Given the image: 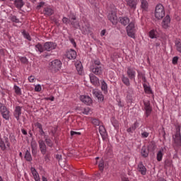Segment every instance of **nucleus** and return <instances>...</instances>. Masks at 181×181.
Returning a JSON list of instances; mask_svg holds the SVG:
<instances>
[{"label":"nucleus","instance_id":"obj_61","mask_svg":"<svg viewBox=\"0 0 181 181\" xmlns=\"http://www.w3.org/2000/svg\"><path fill=\"white\" fill-rule=\"evenodd\" d=\"M62 23H64L65 25H69V23H70V19L67 18V17H63Z\"/></svg>","mask_w":181,"mask_h":181},{"label":"nucleus","instance_id":"obj_43","mask_svg":"<svg viewBox=\"0 0 181 181\" xmlns=\"http://www.w3.org/2000/svg\"><path fill=\"white\" fill-rule=\"evenodd\" d=\"M9 113H10L9 110H7L6 112H4L1 113V115H2L3 118L4 119H6V121H9V118L11 117Z\"/></svg>","mask_w":181,"mask_h":181},{"label":"nucleus","instance_id":"obj_10","mask_svg":"<svg viewBox=\"0 0 181 181\" xmlns=\"http://www.w3.org/2000/svg\"><path fill=\"white\" fill-rule=\"evenodd\" d=\"M92 94L98 98V101L103 103L104 101V95H103V92L98 90V89H93L92 90Z\"/></svg>","mask_w":181,"mask_h":181},{"label":"nucleus","instance_id":"obj_42","mask_svg":"<svg viewBox=\"0 0 181 181\" xmlns=\"http://www.w3.org/2000/svg\"><path fill=\"white\" fill-rule=\"evenodd\" d=\"M13 90H15V93L17 94V95H22V90L21 88H19V86L14 85Z\"/></svg>","mask_w":181,"mask_h":181},{"label":"nucleus","instance_id":"obj_24","mask_svg":"<svg viewBox=\"0 0 181 181\" xmlns=\"http://www.w3.org/2000/svg\"><path fill=\"white\" fill-rule=\"evenodd\" d=\"M119 22L121 23V25H123V26H127V25H129V18L128 17H119Z\"/></svg>","mask_w":181,"mask_h":181},{"label":"nucleus","instance_id":"obj_34","mask_svg":"<svg viewBox=\"0 0 181 181\" xmlns=\"http://www.w3.org/2000/svg\"><path fill=\"white\" fill-rule=\"evenodd\" d=\"M150 152H154L156 149V144L155 141H151L148 146V148Z\"/></svg>","mask_w":181,"mask_h":181},{"label":"nucleus","instance_id":"obj_13","mask_svg":"<svg viewBox=\"0 0 181 181\" xmlns=\"http://www.w3.org/2000/svg\"><path fill=\"white\" fill-rule=\"evenodd\" d=\"M107 18L112 25H117L118 23V17L117 16V13L112 12L111 13H109Z\"/></svg>","mask_w":181,"mask_h":181},{"label":"nucleus","instance_id":"obj_47","mask_svg":"<svg viewBox=\"0 0 181 181\" xmlns=\"http://www.w3.org/2000/svg\"><path fill=\"white\" fill-rule=\"evenodd\" d=\"M111 123H112V125H113V127L115 128H118V127L119 125V123H118V122L115 119V117H112Z\"/></svg>","mask_w":181,"mask_h":181},{"label":"nucleus","instance_id":"obj_16","mask_svg":"<svg viewBox=\"0 0 181 181\" xmlns=\"http://www.w3.org/2000/svg\"><path fill=\"white\" fill-rule=\"evenodd\" d=\"M137 170L141 173V175H143V176L146 175V167L144 165V163H142V161H140L137 165Z\"/></svg>","mask_w":181,"mask_h":181},{"label":"nucleus","instance_id":"obj_31","mask_svg":"<svg viewBox=\"0 0 181 181\" xmlns=\"http://www.w3.org/2000/svg\"><path fill=\"white\" fill-rule=\"evenodd\" d=\"M175 46L176 47L177 52H178L179 53H181V40L180 38H177L175 40Z\"/></svg>","mask_w":181,"mask_h":181},{"label":"nucleus","instance_id":"obj_26","mask_svg":"<svg viewBox=\"0 0 181 181\" xmlns=\"http://www.w3.org/2000/svg\"><path fill=\"white\" fill-rule=\"evenodd\" d=\"M149 5L146 0H141V8L143 12H148V8Z\"/></svg>","mask_w":181,"mask_h":181},{"label":"nucleus","instance_id":"obj_57","mask_svg":"<svg viewBox=\"0 0 181 181\" xmlns=\"http://www.w3.org/2000/svg\"><path fill=\"white\" fill-rule=\"evenodd\" d=\"M44 159L47 163H49L50 162V154L49 153L45 154Z\"/></svg>","mask_w":181,"mask_h":181},{"label":"nucleus","instance_id":"obj_63","mask_svg":"<svg viewBox=\"0 0 181 181\" xmlns=\"http://www.w3.org/2000/svg\"><path fill=\"white\" fill-rule=\"evenodd\" d=\"M98 167L100 170H104V161L101 160L100 161L99 164H98Z\"/></svg>","mask_w":181,"mask_h":181},{"label":"nucleus","instance_id":"obj_40","mask_svg":"<svg viewBox=\"0 0 181 181\" xmlns=\"http://www.w3.org/2000/svg\"><path fill=\"white\" fill-rule=\"evenodd\" d=\"M99 132L101 136H105V135L107 134V130H105V127H104V126L99 127Z\"/></svg>","mask_w":181,"mask_h":181},{"label":"nucleus","instance_id":"obj_2","mask_svg":"<svg viewBox=\"0 0 181 181\" xmlns=\"http://www.w3.org/2000/svg\"><path fill=\"white\" fill-rule=\"evenodd\" d=\"M126 31L127 36L132 37V39H135V33H136V28L135 27V23L131 22L126 28Z\"/></svg>","mask_w":181,"mask_h":181},{"label":"nucleus","instance_id":"obj_22","mask_svg":"<svg viewBox=\"0 0 181 181\" xmlns=\"http://www.w3.org/2000/svg\"><path fill=\"white\" fill-rule=\"evenodd\" d=\"M138 127H139V122H138V121H136L131 127L128 128L127 129V132H128L129 134H134V131H135L136 129V128H138Z\"/></svg>","mask_w":181,"mask_h":181},{"label":"nucleus","instance_id":"obj_19","mask_svg":"<svg viewBox=\"0 0 181 181\" xmlns=\"http://www.w3.org/2000/svg\"><path fill=\"white\" fill-rule=\"evenodd\" d=\"M30 145L32 155L33 156H34V158H36V156L37 155V143L36 142V141H31Z\"/></svg>","mask_w":181,"mask_h":181},{"label":"nucleus","instance_id":"obj_30","mask_svg":"<svg viewBox=\"0 0 181 181\" xmlns=\"http://www.w3.org/2000/svg\"><path fill=\"white\" fill-rule=\"evenodd\" d=\"M129 80H131L129 77L126 76L125 75L122 76V81L124 86H127V87L131 86V81Z\"/></svg>","mask_w":181,"mask_h":181},{"label":"nucleus","instance_id":"obj_46","mask_svg":"<svg viewBox=\"0 0 181 181\" xmlns=\"http://www.w3.org/2000/svg\"><path fill=\"white\" fill-rule=\"evenodd\" d=\"M30 171L33 177L39 176V173H37V170H36V168H35L34 167L30 168Z\"/></svg>","mask_w":181,"mask_h":181},{"label":"nucleus","instance_id":"obj_53","mask_svg":"<svg viewBox=\"0 0 181 181\" xmlns=\"http://www.w3.org/2000/svg\"><path fill=\"white\" fill-rule=\"evenodd\" d=\"M133 101L132 95H126V102L131 103Z\"/></svg>","mask_w":181,"mask_h":181},{"label":"nucleus","instance_id":"obj_11","mask_svg":"<svg viewBox=\"0 0 181 181\" xmlns=\"http://www.w3.org/2000/svg\"><path fill=\"white\" fill-rule=\"evenodd\" d=\"M90 70L95 76H101V74H103V66H90Z\"/></svg>","mask_w":181,"mask_h":181},{"label":"nucleus","instance_id":"obj_48","mask_svg":"<svg viewBox=\"0 0 181 181\" xmlns=\"http://www.w3.org/2000/svg\"><path fill=\"white\" fill-rule=\"evenodd\" d=\"M90 109L88 107H86L81 109L82 114H84L85 115H88V114H90Z\"/></svg>","mask_w":181,"mask_h":181},{"label":"nucleus","instance_id":"obj_44","mask_svg":"<svg viewBox=\"0 0 181 181\" xmlns=\"http://www.w3.org/2000/svg\"><path fill=\"white\" fill-rule=\"evenodd\" d=\"M90 66H93L95 67H101V62L98 59H95L92 61V64Z\"/></svg>","mask_w":181,"mask_h":181},{"label":"nucleus","instance_id":"obj_12","mask_svg":"<svg viewBox=\"0 0 181 181\" xmlns=\"http://www.w3.org/2000/svg\"><path fill=\"white\" fill-rule=\"evenodd\" d=\"M65 56L69 60H74L77 57V52L76 50L71 49L66 52Z\"/></svg>","mask_w":181,"mask_h":181},{"label":"nucleus","instance_id":"obj_1","mask_svg":"<svg viewBox=\"0 0 181 181\" xmlns=\"http://www.w3.org/2000/svg\"><path fill=\"white\" fill-rule=\"evenodd\" d=\"M62 61L59 59H54L49 64V69L52 73H57L62 69Z\"/></svg>","mask_w":181,"mask_h":181},{"label":"nucleus","instance_id":"obj_35","mask_svg":"<svg viewBox=\"0 0 181 181\" xmlns=\"http://www.w3.org/2000/svg\"><path fill=\"white\" fill-rule=\"evenodd\" d=\"M35 50L36 52H39L40 53H43L45 52V45H42V44L38 43L35 46Z\"/></svg>","mask_w":181,"mask_h":181},{"label":"nucleus","instance_id":"obj_36","mask_svg":"<svg viewBox=\"0 0 181 181\" xmlns=\"http://www.w3.org/2000/svg\"><path fill=\"white\" fill-rule=\"evenodd\" d=\"M76 68L77 70L78 74L81 76L83 74V64L81 62H78L76 64Z\"/></svg>","mask_w":181,"mask_h":181},{"label":"nucleus","instance_id":"obj_28","mask_svg":"<svg viewBox=\"0 0 181 181\" xmlns=\"http://www.w3.org/2000/svg\"><path fill=\"white\" fill-rule=\"evenodd\" d=\"M137 78L141 80L144 83H146V76H145V73L137 70Z\"/></svg>","mask_w":181,"mask_h":181},{"label":"nucleus","instance_id":"obj_7","mask_svg":"<svg viewBox=\"0 0 181 181\" xmlns=\"http://www.w3.org/2000/svg\"><path fill=\"white\" fill-rule=\"evenodd\" d=\"M57 47V44L53 42H46L44 43V48L46 52H52Z\"/></svg>","mask_w":181,"mask_h":181},{"label":"nucleus","instance_id":"obj_64","mask_svg":"<svg viewBox=\"0 0 181 181\" xmlns=\"http://www.w3.org/2000/svg\"><path fill=\"white\" fill-rule=\"evenodd\" d=\"M181 131V124H177L175 125V132H180Z\"/></svg>","mask_w":181,"mask_h":181},{"label":"nucleus","instance_id":"obj_17","mask_svg":"<svg viewBox=\"0 0 181 181\" xmlns=\"http://www.w3.org/2000/svg\"><path fill=\"white\" fill-rule=\"evenodd\" d=\"M127 6H129L133 11L136 9V5H138V0H126Z\"/></svg>","mask_w":181,"mask_h":181},{"label":"nucleus","instance_id":"obj_41","mask_svg":"<svg viewBox=\"0 0 181 181\" xmlns=\"http://www.w3.org/2000/svg\"><path fill=\"white\" fill-rule=\"evenodd\" d=\"M23 36L25 37V39H27V40H29V42H30V40H32V38L30 37V35L26 32V30H23L21 32Z\"/></svg>","mask_w":181,"mask_h":181},{"label":"nucleus","instance_id":"obj_45","mask_svg":"<svg viewBox=\"0 0 181 181\" xmlns=\"http://www.w3.org/2000/svg\"><path fill=\"white\" fill-rule=\"evenodd\" d=\"M10 21L14 23H20L21 22L16 16H10Z\"/></svg>","mask_w":181,"mask_h":181},{"label":"nucleus","instance_id":"obj_8","mask_svg":"<svg viewBox=\"0 0 181 181\" xmlns=\"http://www.w3.org/2000/svg\"><path fill=\"white\" fill-rule=\"evenodd\" d=\"M38 145L42 155H46L47 152V146L46 145L45 141H43V139H40L38 141Z\"/></svg>","mask_w":181,"mask_h":181},{"label":"nucleus","instance_id":"obj_54","mask_svg":"<svg viewBox=\"0 0 181 181\" xmlns=\"http://www.w3.org/2000/svg\"><path fill=\"white\" fill-rule=\"evenodd\" d=\"M91 122L93 125L98 127L100 125V120L98 119H92Z\"/></svg>","mask_w":181,"mask_h":181},{"label":"nucleus","instance_id":"obj_14","mask_svg":"<svg viewBox=\"0 0 181 181\" xmlns=\"http://www.w3.org/2000/svg\"><path fill=\"white\" fill-rule=\"evenodd\" d=\"M69 23L74 28V29H78L80 28V23L77 21V17L73 16L69 19Z\"/></svg>","mask_w":181,"mask_h":181},{"label":"nucleus","instance_id":"obj_4","mask_svg":"<svg viewBox=\"0 0 181 181\" xmlns=\"http://www.w3.org/2000/svg\"><path fill=\"white\" fill-rule=\"evenodd\" d=\"M6 148H11V143L8 136H4L3 138L0 137V148L1 151H6Z\"/></svg>","mask_w":181,"mask_h":181},{"label":"nucleus","instance_id":"obj_50","mask_svg":"<svg viewBox=\"0 0 181 181\" xmlns=\"http://www.w3.org/2000/svg\"><path fill=\"white\" fill-rule=\"evenodd\" d=\"M52 21L54 23V24L56 25V26H57V28L60 26V20L59 18H57L56 17H52Z\"/></svg>","mask_w":181,"mask_h":181},{"label":"nucleus","instance_id":"obj_55","mask_svg":"<svg viewBox=\"0 0 181 181\" xmlns=\"http://www.w3.org/2000/svg\"><path fill=\"white\" fill-rule=\"evenodd\" d=\"M165 166L170 168V166H172V160L166 159L165 160Z\"/></svg>","mask_w":181,"mask_h":181},{"label":"nucleus","instance_id":"obj_49","mask_svg":"<svg viewBox=\"0 0 181 181\" xmlns=\"http://www.w3.org/2000/svg\"><path fill=\"white\" fill-rule=\"evenodd\" d=\"M9 139L11 144H16V137L13 134H9Z\"/></svg>","mask_w":181,"mask_h":181},{"label":"nucleus","instance_id":"obj_20","mask_svg":"<svg viewBox=\"0 0 181 181\" xmlns=\"http://www.w3.org/2000/svg\"><path fill=\"white\" fill-rule=\"evenodd\" d=\"M43 13L45 16H52L54 13V10L50 6H46L44 8Z\"/></svg>","mask_w":181,"mask_h":181},{"label":"nucleus","instance_id":"obj_32","mask_svg":"<svg viewBox=\"0 0 181 181\" xmlns=\"http://www.w3.org/2000/svg\"><path fill=\"white\" fill-rule=\"evenodd\" d=\"M24 159H25V160H27V162H32V160H33V159L32 158V154H30V151L27 150L25 151V153L24 156Z\"/></svg>","mask_w":181,"mask_h":181},{"label":"nucleus","instance_id":"obj_62","mask_svg":"<svg viewBox=\"0 0 181 181\" xmlns=\"http://www.w3.org/2000/svg\"><path fill=\"white\" fill-rule=\"evenodd\" d=\"M106 153L108 156H112V148H107Z\"/></svg>","mask_w":181,"mask_h":181},{"label":"nucleus","instance_id":"obj_9","mask_svg":"<svg viewBox=\"0 0 181 181\" xmlns=\"http://www.w3.org/2000/svg\"><path fill=\"white\" fill-rule=\"evenodd\" d=\"M90 81L95 87H100V79L95 75L90 74H89Z\"/></svg>","mask_w":181,"mask_h":181},{"label":"nucleus","instance_id":"obj_25","mask_svg":"<svg viewBox=\"0 0 181 181\" xmlns=\"http://www.w3.org/2000/svg\"><path fill=\"white\" fill-rule=\"evenodd\" d=\"M100 86L102 91H103L105 94H107V93H108V85L107 84V82L104 80H101Z\"/></svg>","mask_w":181,"mask_h":181},{"label":"nucleus","instance_id":"obj_3","mask_svg":"<svg viewBox=\"0 0 181 181\" xmlns=\"http://www.w3.org/2000/svg\"><path fill=\"white\" fill-rule=\"evenodd\" d=\"M155 16L156 19L160 20L165 16V7L159 4L156 6Z\"/></svg>","mask_w":181,"mask_h":181},{"label":"nucleus","instance_id":"obj_27","mask_svg":"<svg viewBox=\"0 0 181 181\" xmlns=\"http://www.w3.org/2000/svg\"><path fill=\"white\" fill-rule=\"evenodd\" d=\"M13 5L17 9H22L23 5H25V2H23V0H14Z\"/></svg>","mask_w":181,"mask_h":181},{"label":"nucleus","instance_id":"obj_33","mask_svg":"<svg viewBox=\"0 0 181 181\" xmlns=\"http://www.w3.org/2000/svg\"><path fill=\"white\" fill-rule=\"evenodd\" d=\"M163 148H161L160 151L157 153L156 159L158 162H161L163 158Z\"/></svg>","mask_w":181,"mask_h":181},{"label":"nucleus","instance_id":"obj_6","mask_svg":"<svg viewBox=\"0 0 181 181\" xmlns=\"http://www.w3.org/2000/svg\"><path fill=\"white\" fill-rule=\"evenodd\" d=\"M143 111H144V115L146 118H148L151 114H152V106H151V102L144 101Z\"/></svg>","mask_w":181,"mask_h":181},{"label":"nucleus","instance_id":"obj_52","mask_svg":"<svg viewBox=\"0 0 181 181\" xmlns=\"http://www.w3.org/2000/svg\"><path fill=\"white\" fill-rule=\"evenodd\" d=\"M174 142L178 146H181V136L180 137H175Z\"/></svg>","mask_w":181,"mask_h":181},{"label":"nucleus","instance_id":"obj_59","mask_svg":"<svg viewBox=\"0 0 181 181\" xmlns=\"http://www.w3.org/2000/svg\"><path fill=\"white\" fill-rule=\"evenodd\" d=\"M20 62L23 64H26L28 63V58L26 57H22L20 58Z\"/></svg>","mask_w":181,"mask_h":181},{"label":"nucleus","instance_id":"obj_5","mask_svg":"<svg viewBox=\"0 0 181 181\" xmlns=\"http://www.w3.org/2000/svg\"><path fill=\"white\" fill-rule=\"evenodd\" d=\"M127 75L130 80L135 81V77H136V69L132 66H127Z\"/></svg>","mask_w":181,"mask_h":181},{"label":"nucleus","instance_id":"obj_29","mask_svg":"<svg viewBox=\"0 0 181 181\" xmlns=\"http://www.w3.org/2000/svg\"><path fill=\"white\" fill-rule=\"evenodd\" d=\"M149 151L146 146H144L141 149V155L143 158H148L149 156Z\"/></svg>","mask_w":181,"mask_h":181},{"label":"nucleus","instance_id":"obj_51","mask_svg":"<svg viewBox=\"0 0 181 181\" xmlns=\"http://www.w3.org/2000/svg\"><path fill=\"white\" fill-rule=\"evenodd\" d=\"M6 111H8V108H6V106L3 105L1 104L0 105V112L1 114H4V112H6Z\"/></svg>","mask_w":181,"mask_h":181},{"label":"nucleus","instance_id":"obj_18","mask_svg":"<svg viewBox=\"0 0 181 181\" xmlns=\"http://www.w3.org/2000/svg\"><path fill=\"white\" fill-rule=\"evenodd\" d=\"M162 27L163 29H168L170 25V16L169 15H167L162 21Z\"/></svg>","mask_w":181,"mask_h":181},{"label":"nucleus","instance_id":"obj_60","mask_svg":"<svg viewBox=\"0 0 181 181\" xmlns=\"http://www.w3.org/2000/svg\"><path fill=\"white\" fill-rule=\"evenodd\" d=\"M35 91L37 93H40V91H42V86L40 84H37L35 86Z\"/></svg>","mask_w":181,"mask_h":181},{"label":"nucleus","instance_id":"obj_21","mask_svg":"<svg viewBox=\"0 0 181 181\" xmlns=\"http://www.w3.org/2000/svg\"><path fill=\"white\" fill-rule=\"evenodd\" d=\"M81 101H82V103H83L86 105H90V104L93 103V100H91V98L87 95H81Z\"/></svg>","mask_w":181,"mask_h":181},{"label":"nucleus","instance_id":"obj_56","mask_svg":"<svg viewBox=\"0 0 181 181\" xmlns=\"http://www.w3.org/2000/svg\"><path fill=\"white\" fill-rule=\"evenodd\" d=\"M133 94H134V88L131 87H128L126 95H133Z\"/></svg>","mask_w":181,"mask_h":181},{"label":"nucleus","instance_id":"obj_23","mask_svg":"<svg viewBox=\"0 0 181 181\" xmlns=\"http://www.w3.org/2000/svg\"><path fill=\"white\" fill-rule=\"evenodd\" d=\"M83 35H89L91 32V28H90V24L87 23L85 25H82V29H81Z\"/></svg>","mask_w":181,"mask_h":181},{"label":"nucleus","instance_id":"obj_37","mask_svg":"<svg viewBox=\"0 0 181 181\" xmlns=\"http://www.w3.org/2000/svg\"><path fill=\"white\" fill-rule=\"evenodd\" d=\"M45 141L44 142L49 146V148H53V141L52 139L47 138V136H45Z\"/></svg>","mask_w":181,"mask_h":181},{"label":"nucleus","instance_id":"obj_38","mask_svg":"<svg viewBox=\"0 0 181 181\" xmlns=\"http://www.w3.org/2000/svg\"><path fill=\"white\" fill-rule=\"evenodd\" d=\"M143 87L146 94H153V93L152 92V89L151 88V86H148V85L144 83Z\"/></svg>","mask_w":181,"mask_h":181},{"label":"nucleus","instance_id":"obj_39","mask_svg":"<svg viewBox=\"0 0 181 181\" xmlns=\"http://www.w3.org/2000/svg\"><path fill=\"white\" fill-rule=\"evenodd\" d=\"M148 35L151 39H156V37H158V31L155 30H151L149 32Z\"/></svg>","mask_w":181,"mask_h":181},{"label":"nucleus","instance_id":"obj_15","mask_svg":"<svg viewBox=\"0 0 181 181\" xmlns=\"http://www.w3.org/2000/svg\"><path fill=\"white\" fill-rule=\"evenodd\" d=\"M21 115H22V107L16 106L13 112V116L17 121H19L21 119Z\"/></svg>","mask_w":181,"mask_h":181},{"label":"nucleus","instance_id":"obj_58","mask_svg":"<svg viewBox=\"0 0 181 181\" xmlns=\"http://www.w3.org/2000/svg\"><path fill=\"white\" fill-rule=\"evenodd\" d=\"M148 136H149V132H143L141 134V138L142 139L148 138Z\"/></svg>","mask_w":181,"mask_h":181}]
</instances>
